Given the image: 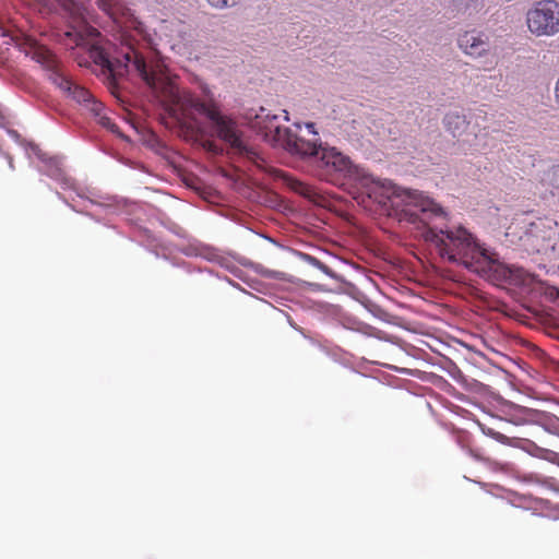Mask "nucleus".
Segmentation results:
<instances>
[{
  "instance_id": "obj_1",
  "label": "nucleus",
  "mask_w": 559,
  "mask_h": 559,
  "mask_svg": "<svg viewBox=\"0 0 559 559\" xmlns=\"http://www.w3.org/2000/svg\"><path fill=\"white\" fill-rule=\"evenodd\" d=\"M407 199L414 200L421 213L420 215L411 213L409 222L418 224V228H423V238L435 245L442 258H447L450 262L461 263L466 269L483 275L491 271L497 272L501 267L465 228L460 226L455 229H438L430 226L427 221L429 213L435 216L444 215L438 204L429 200H418L419 195L416 192H407Z\"/></svg>"
},
{
  "instance_id": "obj_2",
  "label": "nucleus",
  "mask_w": 559,
  "mask_h": 559,
  "mask_svg": "<svg viewBox=\"0 0 559 559\" xmlns=\"http://www.w3.org/2000/svg\"><path fill=\"white\" fill-rule=\"evenodd\" d=\"M98 7L109 13L120 0H96ZM69 19L68 29L59 34L60 43L70 49L84 48L88 58L110 75L122 74L117 71L106 51L99 46V32L90 26L85 19V8L75 0H58Z\"/></svg>"
},
{
  "instance_id": "obj_3",
  "label": "nucleus",
  "mask_w": 559,
  "mask_h": 559,
  "mask_svg": "<svg viewBox=\"0 0 559 559\" xmlns=\"http://www.w3.org/2000/svg\"><path fill=\"white\" fill-rule=\"evenodd\" d=\"M25 56L39 63L47 72L48 80L67 97L83 105L92 114H99L102 103L83 86L73 82L63 64L45 46L26 35L11 37Z\"/></svg>"
},
{
  "instance_id": "obj_4",
  "label": "nucleus",
  "mask_w": 559,
  "mask_h": 559,
  "mask_svg": "<svg viewBox=\"0 0 559 559\" xmlns=\"http://www.w3.org/2000/svg\"><path fill=\"white\" fill-rule=\"evenodd\" d=\"M123 59L127 70L133 69L160 103L175 105L179 102L177 75L170 72L158 52H152L146 57L139 50L129 48Z\"/></svg>"
},
{
  "instance_id": "obj_5",
  "label": "nucleus",
  "mask_w": 559,
  "mask_h": 559,
  "mask_svg": "<svg viewBox=\"0 0 559 559\" xmlns=\"http://www.w3.org/2000/svg\"><path fill=\"white\" fill-rule=\"evenodd\" d=\"M191 107L211 121L217 136L227 143L236 154L246 157L257 166H261L264 159L260 153L246 143L236 121L224 116L214 103L194 98L191 99Z\"/></svg>"
},
{
  "instance_id": "obj_6",
  "label": "nucleus",
  "mask_w": 559,
  "mask_h": 559,
  "mask_svg": "<svg viewBox=\"0 0 559 559\" xmlns=\"http://www.w3.org/2000/svg\"><path fill=\"white\" fill-rule=\"evenodd\" d=\"M530 32L536 36H554L559 33V3L542 0L526 13Z\"/></svg>"
},
{
  "instance_id": "obj_7",
  "label": "nucleus",
  "mask_w": 559,
  "mask_h": 559,
  "mask_svg": "<svg viewBox=\"0 0 559 559\" xmlns=\"http://www.w3.org/2000/svg\"><path fill=\"white\" fill-rule=\"evenodd\" d=\"M320 167L322 168L321 176L326 181L333 182L338 178L350 177L354 174L355 167L350 158L335 147H320Z\"/></svg>"
},
{
  "instance_id": "obj_8",
  "label": "nucleus",
  "mask_w": 559,
  "mask_h": 559,
  "mask_svg": "<svg viewBox=\"0 0 559 559\" xmlns=\"http://www.w3.org/2000/svg\"><path fill=\"white\" fill-rule=\"evenodd\" d=\"M457 47L473 59L484 58L490 52L489 37L480 31H464L457 36Z\"/></svg>"
},
{
  "instance_id": "obj_9",
  "label": "nucleus",
  "mask_w": 559,
  "mask_h": 559,
  "mask_svg": "<svg viewBox=\"0 0 559 559\" xmlns=\"http://www.w3.org/2000/svg\"><path fill=\"white\" fill-rule=\"evenodd\" d=\"M319 139L307 140L290 129L286 133L278 147L284 148L289 154L300 158L317 156L321 144H318Z\"/></svg>"
},
{
  "instance_id": "obj_10",
  "label": "nucleus",
  "mask_w": 559,
  "mask_h": 559,
  "mask_svg": "<svg viewBox=\"0 0 559 559\" xmlns=\"http://www.w3.org/2000/svg\"><path fill=\"white\" fill-rule=\"evenodd\" d=\"M259 131L264 140L271 145L278 147L281 140L288 132V128H282L278 123V117L271 115L269 111L261 109V114L257 115Z\"/></svg>"
},
{
  "instance_id": "obj_11",
  "label": "nucleus",
  "mask_w": 559,
  "mask_h": 559,
  "mask_svg": "<svg viewBox=\"0 0 559 559\" xmlns=\"http://www.w3.org/2000/svg\"><path fill=\"white\" fill-rule=\"evenodd\" d=\"M552 224L556 226V222H551L549 219L538 218L537 221L530 224L527 228V236L532 237L536 240L534 245L536 251H540L547 245V242L555 235V228Z\"/></svg>"
},
{
  "instance_id": "obj_12",
  "label": "nucleus",
  "mask_w": 559,
  "mask_h": 559,
  "mask_svg": "<svg viewBox=\"0 0 559 559\" xmlns=\"http://www.w3.org/2000/svg\"><path fill=\"white\" fill-rule=\"evenodd\" d=\"M484 1L485 0H451V3L457 12L472 15L473 13H477L484 9Z\"/></svg>"
},
{
  "instance_id": "obj_13",
  "label": "nucleus",
  "mask_w": 559,
  "mask_h": 559,
  "mask_svg": "<svg viewBox=\"0 0 559 559\" xmlns=\"http://www.w3.org/2000/svg\"><path fill=\"white\" fill-rule=\"evenodd\" d=\"M444 126L445 128L453 133L456 134L457 131L464 129L466 126V119L464 115L459 112H449L444 117Z\"/></svg>"
},
{
  "instance_id": "obj_14",
  "label": "nucleus",
  "mask_w": 559,
  "mask_h": 559,
  "mask_svg": "<svg viewBox=\"0 0 559 559\" xmlns=\"http://www.w3.org/2000/svg\"><path fill=\"white\" fill-rule=\"evenodd\" d=\"M93 115L97 118V122L102 127L110 130L111 132H115V133L118 132V127L116 126V123L112 122V120L105 115V108H104L103 104H102V109L99 110V114H93Z\"/></svg>"
},
{
  "instance_id": "obj_15",
  "label": "nucleus",
  "mask_w": 559,
  "mask_h": 559,
  "mask_svg": "<svg viewBox=\"0 0 559 559\" xmlns=\"http://www.w3.org/2000/svg\"><path fill=\"white\" fill-rule=\"evenodd\" d=\"M207 3L218 10L236 7L240 0H206Z\"/></svg>"
},
{
  "instance_id": "obj_16",
  "label": "nucleus",
  "mask_w": 559,
  "mask_h": 559,
  "mask_svg": "<svg viewBox=\"0 0 559 559\" xmlns=\"http://www.w3.org/2000/svg\"><path fill=\"white\" fill-rule=\"evenodd\" d=\"M306 128L313 135V139H318V132L313 122L306 123Z\"/></svg>"
},
{
  "instance_id": "obj_17",
  "label": "nucleus",
  "mask_w": 559,
  "mask_h": 559,
  "mask_svg": "<svg viewBox=\"0 0 559 559\" xmlns=\"http://www.w3.org/2000/svg\"><path fill=\"white\" fill-rule=\"evenodd\" d=\"M380 188H384V185L380 186L378 181H372V187L368 190V197L371 198V192H376Z\"/></svg>"
},
{
  "instance_id": "obj_18",
  "label": "nucleus",
  "mask_w": 559,
  "mask_h": 559,
  "mask_svg": "<svg viewBox=\"0 0 559 559\" xmlns=\"http://www.w3.org/2000/svg\"><path fill=\"white\" fill-rule=\"evenodd\" d=\"M550 462L556 463L559 465V453L551 452L550 455L547 457Z\"/></svg>"
},
{
  "instance_id": "obj_19",
  "label": "nucleus",
  "mask_w": 559,
  "mask_h": 559,
  "mask_svg": "<svg viewBox=\"0 0 559 559\" xmlns=\"http://www.w3.org/2000/svg\"><path fill=\"white\" fill-rule=\"evenodd\" d=\"M555 99H556L557 105L559 106V78H558V81H557L556 87H555Z\"/></svg>"
},
{
  "instance_id": "obj_20",
  "label": "nucleus",
  "mask_w": 559,
  "mask_h": 559,
  "mask_svg": "<svg viewBox=\"0 0 559 559\" xmlns=\"http://www.w3.org/2000/svg\"><path fill=\"white\" fill-rule=\"evenodd\" d=\"M298 187L300 188L299 189V192L302 193V194H308V191H309V188L306 187L305 185H302L301 182L298 183Z\"/></svg>"
},
{
  "instance_id": "obj_21",
  "label": "nucleus",
  "mask_w": 559,
  "mask_h": 559,
  "mask_svg": "<svg viewBox=\"0 0 559 559\" xmlns=\"http://www.w3.org/2000/svg\"><path fill=\"white\" fill-rule=\"evenodd\" d=\"M284 114H285V117H284V118H285V120H287V121H288V120H289L288 112H287L286 110H284Z\"/></svg>"
},
{
  "instance_id": "obj_22",
  "label": "nucleus",
  "mask_w": 559,
  "mask_h": 559,
  "mask_svg": "<svg viewBox=\"0 0 559 559\" xmlns=\"http://www.w3.org/2000/svg\"><path fill=\"white\" fill-rule=\"evenodd\" d=\"M507 272L511 273V269H504V270H503V274H504V275H506V273H507Z\"/></svg>"
},
{
  "instance_id": "obj_23",
  "label": "nucleus",
  "mask_w": 559,
  "mask_h": 559,
  "mask_svg": "<svg viewBox=\"0 0 559 559\" xmlns=\"http://www.w3.org/2000/svg\"><path fill=\"white\" fill-rule=\"evenodd\" d=\"M554 171H555V173L559 171V166H558V167H555V168H554Z\"/></svg>"
}]
</instances>
